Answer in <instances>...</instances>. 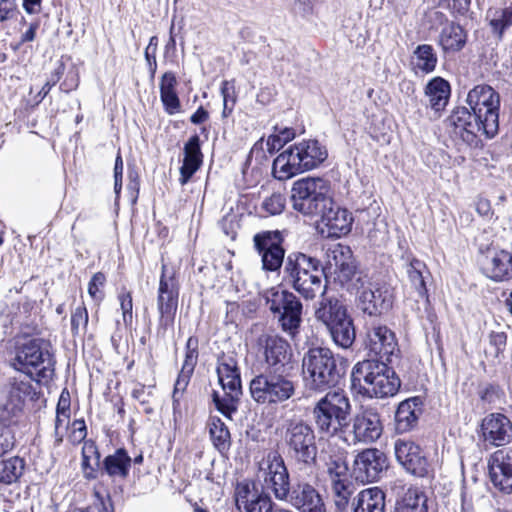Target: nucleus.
I'll use <instances>...</instances> for the list:
<instances>
[{"label": "nucleus", "mask_w": 512, "mask_h": 512, "mask_svg": "<svg viewBox=\"0 0 512 512\" xmlns=\"http://www.w3.org/2000/svg\"><path fill=\"white\" fill-rule=\"evenodd\" d=\"M198 340L194 337H189L186 343V355L185 360L182 365L181 371L184 374H193L195 365L197 363L198 358Z\"/></svg>", "instance_id": "49"}, {"label": "nucleus", "mask_w": 512, "mask_h": 512, "mask_svg": "<svg viewBox=\"0 0 512 512\" xmlns=\"http://www.w3.org/2000/svg\"><path fill=\"white\" fill-rule=\"evenodd\" d=\"M360 284L354 291L358 296L360 309L369 316H378L387 312L393 304V293L385 283H372L368 278H358Z\"/></svg>", "instance_id": "15"}, {"label": "nucleus", "mask_w": 512, "mask_h": 512, "mask_svg": "<svg viewBox=\"0 0 512 512\" xmlns=\"http://www.w3.org/2000/svg\"><path fill=\"white\" fill-rule=\"evenodd\" d=\"M328 156L325 146L318 140H302L289 146L273 161V176L281 181L312 170L323 163Z\"/></svg>", "instance_id": "4"}, {"label": "nucleus", "mask_w": 512, "mask_h": 512, "mask_svg": "<svg viewBox=\"0 0 512 512\" xmlns=\"http://www.w3.org/2000/svg\"><path fill=\"white\" fill-rule=\"evenodd\" d=\"M466 103L479 120L486 122V127L492 129L494 122H499L500 95L490 85L473 87L467 94Z\"/></svg>", "instance_id": "16"}, {"label": "nucleus", "mask_w": 512, "mask_h": 512, "mask_svg": "<svg viewBox=\"0 0 512 512\" xmlns=\"http://www.w3.org/2000/svg\"><path fill=\"white\" fill-rule=\"evenodd\" d=\"M336 465V472L329 467L328 471L331 477V492L334 504L339 511L347 510L349 501L354 493V485L346 475V466Z\"/></svg>", "instance_id": "29"}, {"label": "nucleus", "mask_w": 512, "mask_h": 512, "mask_svg": "<svg viewBox=\"0 0 512 512\" xmlns=\"http://www.w3.org/2000/svg\"><path fill=\"white\" fill-rule=\"evenodd\" d=\"M321 216L322 233H327V237L340 238L351 230L353 218L351 213L340 207L332 200V204L326 205L318 214Z\"/></svg>", "instance_id": "26"}, {"label": "nucleus", "mask_w": 512, "mask_h": 512, "mask_svg": "<svg viewBox=\"0 0 512 512\" xmlns=\"http://www.w3.org/2000/svg\"><path fill=\"white\" fill-rule=\"evenodd\" d=\"M17 13L16 0H0V22L15 18Z\"/></svg>", "instance_id": "54"}, {"label": "nucleus", "mask_w": 512, "mask_h": 512, "mask_svg": "<svg viewBox=\"0 0 512 512\" xmlns=\"http://www.w3.org/2000/svg\"><path fill=\"white\" fill-rule=\"evenodd\" d=\"M351 413L349 397L343 390L327 392L312 408V419L319 434L343 435Z\"/></svg>", "instance_id": "5"}, {"label": "nucleus", "mask_w": 512, "mask_h": 512, "mask_svg": "<svg viewBox=\"0 0 512 512\" xmlns=\"http://www.w3.org/2000/svg\"><path fill=\"white\" fill-rule=\"evenodd\" d=\"M447 3V8L457 15H465L471 4V0H444Z\"/></svg>", "instance_id": "62"}, {"label": "nucleus", "mask_w": 512, "mask_h": 512, "mask_svg": "<svg viewBox=\"0 0 512 512\" xmlns=\"http://www.w3.org/2000/svg\"><path fill=\"white\" fill-rule=\"evenodd\" d=\"M123 161L120 155H117L114 164V191L116 198L119 197L122 188Z\"/></svg>", "instance_id": "61"}, {"label": "nucleus", "mask_w": 512, "mask_h": 512, "mask_svg": "<svg viewBox=\"0 0 512 512\" xmlns=\"http://www.w3.org/2000/svg\"><path fill=\"white\" fill-rule=\"evenodd\" d=\"M241 394L242 391L227 390L221 397L218 392L214 391L212 397L217 410L225 417L232 419V415L237 411V402Z\"/></svg>", "instance_id": "46"}, {"label": "nucleus", "mask_w": 512, "mask_h": 512, "mask_svg": "<svg viewBox=\"0 0 512 512\" xmlns=\"http://www.w3.org/2000/svg\"><path fill=\"white\" fill-rule=\"evenodd\" d=\"M236 507L240 512H273L274 502L263 488H258L254 483L243 481L236 485Z\"/></svg>", "instance_id": "20"}, {"label": "nucleus", "mask_w": 512, "mask_h": 512, "mask_svg": "<svg viewBox=\"0 0 512 512\" xmlns=\"http://www.w3.org/2000/svg\"><path fill=\"white\" fill-rule=\"evenodd\" d=\"M489 343L495 349V356L498 357L506 348L507 335L505 332H491L489 334Z\"/></svg>", "instance_id": "57"}, {"label": "nucleus", "mask_w": 512, "mask_h": 512, "mask_svg": "<svg viewBox=\"0 0 512 512\" xmlns=\"http://www.w3.org/2000/svg\"><path fill=\"white\" fill-rule=\"evenodd\" d=\"M319 259L302 252H291L287 256L282 281L305 300H314L320 295L315 309V319L326 328L348 313L347 307L327 292V281L322 279Z\"/></svg>", "instance_id": "1"}, {"label": "nucleus", "mask_w": 512, "mask_h": 512, "mask_svg": "<svg viewBox=\"0 0 512 512\" xmlns=\"http://www.w3.org/2000/svg\"><path fill=\"white\" fill-rule=\"evenodd\" d=\"M254 247L261 257L262 268L265 271L276 272L281 266L285 267V249L282 247L283 238L279 231H263L253 237Z\"/></svg>", "instance_id": "17"}, {"label": "nucleus", "mask_w": 512, "mask_h": 512, "mask_svg": "<svg viewBox=\"0 0 512 512\" xmlns=\"http://www.w3.org/2000/svg\"><path fill=\"white\" fill-rule=\"evenodd\" d=\"M221 95L223 97L222 117L227 118L233 111L236 103V91L234 80H224L221 84Z\"/></svg>", "instance_id": "47"}, {"label": "nucleus", "mask_w": 512, "mask_h": 512, "mask_svg": "<svg viewBox=\"0 0 512 512\" xmlns=\"http://www.w3.org/2000/svg\"><path fill=\"white\" fill-rule=\"evenodd\" d=\"M408 280L419 298H427V288L425 284V273L429 274L426 264L416 258H411L406 266Z\"/></svg>", "instance_id": "40"}, {"label": "nucleus", "mask_w": 512, "mask_h": 512, "mask_svg": "<svg viewBox=\"0 0 512 512\" xmlns=\"http://www.w3.org/2000/svg\"><path fill=\"white\" fill-rule=\"evenodd\" d=\"M283 440L288 455L300 467L309 468L316 464L318 447L313 427L302 419L286 421Z\"/></svg>", "instance_id": "7"}, {"label": "nucleus", "mask_w": 512, "mask_h": 512, "mask_svg": "<svg viewBox=\"0 0 512 512\" xmlns=\"http://www.w3.org/2000/svg\"><path fill=\"white\" fill-rule=\"evenodd\" d=\"M24 466L19 457L0 460V483L10 485L16 482L23 474Z\"/></svg>", "instance_id": "43"}, {"label": "nucleus", "mask_w": 512, "mask_h": 512, "mask_svg": "<svg viewBox=\"0 0 512 512\" xmlns=\"http://www.w3.org/2000/svg\"><path fill=\"white\" fill-rule=\"evenodd\" d=\"M44 345L45 341L40 338L17 340L11 351L10 366L30 378L34 371L41 378L50 377L54 371V359Z\"/></svg>", "instance_id": "6"}, {"label": "nucleus", "mask_w": 512, "mask_h": 512, "mask_svg": "<svg viewBox=\"0 0 512 512\" xmlns=\"http://www.w3.org/2000/svg\"><path fill=\"white\" fill-rule=\"evenodd\" d=\"M87 435L86 425L84 420L78 419L72 423V432L70 434V440L73 443H80L85 439Z\"/></svg>", "instance_id": "59"}, {"label": "nucleus", "mask_w": 512, "mask_h": 512, "mask_svg": "<svg viewBox=\"0 0 512 512\" xmlns=\"http://www.w3.org/2000/svg\"><path fill=\"white\" fill-rule=\"evenodd\" d=\"M249 389L257 403L278 404L295 394L296 384L285 370H265L251 380Z\"/></svg>", "instance_id": "9"}, {"label": "nucleus", "mask_w": 512, "mask_h": 512, "mask_svg": "<svg viewBox=\"0 0 512 512\" xmlns=\"http://www.w3.org/2000/svg\"><path fill=\"white\" fill-rule=\"evenodd\" d=\"M160 99L167 114L174 115L180 112L181 104L176 92L162 94Z\"/></svg>", "instance_id": "53"}, {"label": "nucleus", "mask_w": 512, "mask_h": 512, "mask_svg": "<svg viewBox=\"0 0 512 512\" xmlns=\"http://www.w3.org/2000/svg\"><path fill=\"white\" fill-rule=\"evenodd\" d=\"M345 372V359L328 347H312L303 355V381L311 391L325 392L336 387Z\"/></svg>", "instance_id": "2"}, {"label": "nucleus", "mask_w": 512, "mask_h": 512, "mask_svg": "<svg viewBox=\"0 0 512 512\" xmlns=\"http://www.w3.org/2000/svg\"><path fill=\"white\" fill-rule=\"evenodd\" d=\"M383 433L380 414L374 409H365L347 423L343 438L348 444L369 445L375 443Z\"/></svg>", "instance_id": "14"}, {"label": "nucleus", "mask_w": 512, "mask_h": 512, "mask_svg": "<svg viewBox=\"0 0 512 512\" xmlns=\"http://www.w3.org/2000/svg\"><path fill=\"white\" fill-rule=\"evenodd\" d=\"M120 301V307L122 310L123 315V321L125 325H130L132 323L133 315H132V309H133V303H132V296L130 292L123 291L118 296Z\"/></svg>", "instance_id": "52"}, {"label": "nucleus", "mask_w": 512, "mask_h": 512, "mask_svg": "<svg viewBox=\"0 0 512 512\" xmlns=\"http://www.w3.org/2000/svg\"><path fill=\"white\" fill-rule=\"evenodd\" d=\"M209 433L213 445L219 452L227 451L230 448V432L219 417H210Z\"/></svg>", "instance_id": "41"}, {"label": "nucleus", "mask_w": 512, "mask_h": 512, "mask_svg": "<svg viewBox=\"0 0 512 512\" xmlns=\"http://www.w3.org/2000/svg\"><path fill=\"white\" fill-rule=\"evenodd\" d=\"M286 205V198L281 193H273L271 196L266 197L262 202V209L267 215L275 216L283 212Z\"/></svg>", "instance_id": "50"}, {"label": "nucleus", "mask_w": 512, "mask_h": 512, "mask_svg": "<svg viewBox=\"0 0 512 512\" xmlns=\"http://www.w3.org/2000/svg\"><path fill=\"white\" fill-rule=\"evenodd\" d=\"M269 310L278 315L282 330L291 337L299 333L302 323L303 305L292 292L273 287L264 293Z\"/></svg>", "instance_id": "10"}, {"label": "nucleus", "mask_w": 512, "mask_h": 512, "mask_svg": "<svg viewBox=\"0 0 512 512\" xmlns=\"http://www.w3.org/2000/svg\"><path fill=\"white\" fill-rule=\"evenodd\" d=\"M365 348L377 360L391 362V358L399 351L393 331L386 326H373L366 335Z\"/></svg>", "instance_id": "24"}, {"label": "nucleus", "mask_w": 512, "mask_h": 512, "mask_svg": "<svg viewBox=\"0 0 512 512\" xmlns=\"http://www.w3.org/2000/svg\"><path fill=\"white\" fill-rule=\"evenodd\" d=\"M394 452L398 463L409 473L424 477L428 473V461L419 445L411 440L397 439Z\"/></svg>", "instance_id": "23"}, {"label": "nucleus", "mask_w": 512, "mask_h": 512, "mask_svg": "<svg viewBox=\"0 0 512 512\" xmlns=\"http://www.w3.org/2000/svg\"><path fill=\"white\" fill-rule=\"evenodd\" d=\"M447 125L452 128L451 133L459 137L470 147H481L480 135L486 139H493L499 132V122H494L492 129L487 126L483 119L475 116L467 107H458L446 120Z\"/></svg>", "instance_id": "11"}, {"label": "nucleus", "mask_w": 512, "mask_h": 512, "mask_svg": "<svg viewBox=\"0 0 512 512\" xmlns=\"http://www.w3.org/2000/svg\"><path fill=\"white\" fill-rule=\"evenodd\" d=\"M353 512H385L386 494L379 487L360 491L352 501Z\"/></svg>", "instance_id": "32"}, {"label": "nucleus", "mask_w": 512, "mask_h": 512, "mask_svg": "<svg viewBox=\"0 0 512 512\" xmlns=\"http://www.w3.org/2000/svg\"><path fill=\"white\" fill-rule=\"evenodd\" d=\"M423 413V401L421 397H411L399 403L395 412V431L403 434L412 431L418 424Z\"/></svg>", "instance_id": "28"}, {"label": "nucleus", "mask_w": 512, "mask_h": 512, "mask_svg": "<svg viewBox=\"0 0 512 512\" xmlns=\"http://www.w3.org/2000/svg\"><path fill=\"white\" fill-rule=\"evenodd\" d=\"M489 478L499 491L512 493V446L495 451L488 460Z\"/></svg>", "instance_id": "21"}, {"label": "nucleus", "mask_w": 512, "mask_h": 512, "mask_svg": "<svg viewBox=\"0 0 512 512\" xmlns=\"http://www.w3.org/2000/svg\"><path fill=\"white\" fill-rule=\"evenodd\" d=\"M332 341L343 349L350 348L356 339V330L351 316L347 313L326 328Z\"/></svg>", "instance_id": "38"}, {"label": "nucleus", "mask_w": 512, "mask_h": 512, "mask_svg": "<svg viewBox=\"0 0 512 512\" xmlns=\"http://www.w3.org/2000/svg\"><path fill=\"white\" fill-rule=\"evenodd\" d=\"M70 422V415L57 414L55 418L54 437L55 444L59 446L63 442L64 434L62 429L66 430Z\"/></svg>", "instance_id": "55"}, {"label": "nucleus", "mask_w": 512, "mask_h": 512, "mask_svg": "<svg viewBox=\"0 0 512 512\" xmlns=\"http://www.w3.org/2000/svg\"><path fill=\"white\" fill-rule=\"evenodd\" d=\"M179 283L176 279V271L162 263L159 280L157 307L160 314L158 334L163 336L174 325L178 307Z\"/></svg>", "instance_id": "12"}, {"label": "nucleus", "mask_w": 512, "mask_h": 512, "mask_svg": "<svg viewBox=\"0 0 512 512\" xmlns=\"http://www.w3.org/2000/svg\"><path fill=\"white\" fill-rule=\"evenodd\" d=\"M486 21L492 35L502 40L505 33L512 28V1L504 7L489 8Z\"/></svg>", "instance_id": "35"}, {"label": "nucleus", "mask_w": 512, "mask_h": 512, "mask_svg": "<svg viewBox=\"0 0 512 512\" xmlns=\"http://www.w3.org/2000/svg\"><path fill=\"white\" fill-rule=\"evenodd\" d=\"M330 267H335V281L353 293L358 287V278H368L356 270L349 247L338 245L328 254Z\"/></svg>", "instance_id": "18"}, {"label": "nucleus", "mask_w": 512, "mask_h": 512, "mask_svg": "<svg viewBox=\"0 0 512 512\" xmlns=\"http://www.w3.org/2000/svg\"><path fill=\"white\" fill-rule=\"evenodd\" d=\"M203 154L200 148V138L197 134L191 136L184 146V159L180 167V183L186 184L193 174L200 168Z\"/></svg>", "instance_id": "30"}, {"label": "nucleus", "mask_w": 512, "mask_h": 512, "mask_svg": "<svg viewBox=\"0 0 512 512\" xmlns=\"http://www.w3.org/2000/svg\"><path fill=\"white\" fill-rule=\"evenodd\" d=\"M259 479L263 481V488L271 491L277 500L283 501L288 497L290 477L282 456L272 451L259 463Z\"/></svg>", "instance_id": "13"}, {"label": "nucleus", "mask_w": 512, "mask_h": 512, "mask_svg": "<svg viewBox=\"0 0 512 512\" xmlns=\"http://www.w3.org/2000/svg\"><path fill=\"white\" fill-rule=\"evenodd\" d=\"M283 139L276 132L270 135L266 141L267 151L270 154L280 150L286 143H282Z\"/></svg>", "instance_id": "64"}, {"label": "nucleus", "mask_w": 512, "mask_h": 512, "mask_svg": "<svg viewBox=\"0 0 512 512\" xmlns=\"http://www.w3.org/2000/svg\"><path fill=\"white\" fill-rule=\"evenodd\" d=\"M177 79L173 72L168 71L162 75L159 88L160 95L176 92Z\"/></svg>", "instance_id": "58"}, {"label": "nucleus", "mask_w": 512, "mask_h": 512, "mask_svg": "<svg viewBox=\"0 0 512 512\" xmlns=\"http://www.w3.org/2000/svg\"><path fill=\"white\" fill-rule=\"evenodd\" d=\"M106 283V276L102 272L95 273L88 284V294L96 301L104 298L103 288Z\"/></svg>", "instance_id": "51"}, {"label": "nucleus", "mask_w": 512, "mask_h": 512, "mask_svg": "<svg viewBox=\"0 0 512 512\" xmlns=\"http://www.w3.org/2000/svg\"><path fill=\"white\" fill-rule=\"evenodd\" d=\"M466 42V31L454 22L445 25L439 35V44L447 53H455L462 50Z\"/></svg>", "instance_id": "39"}, {"label": "nucleus", "mask_w": 512, "mask_h": 512, "mask_svg": "<svg viewBox=\"0 0 512 512\" xmlns=\"http://www.w3.org/2000/svg\"><path fill=\"white\" fill-rule=\"evenodd\" d=\"M216 371L223 391H242L240 370L237 360L233 356L219 357Z\"/></svg>", "instance_id": "33"}, {"label": "nucleus", "mask_w": 512, "mask_h": 512, "mask_svg": "<svg viewBox=\"0 0 512 512\" xmlns=\"http://www.w3.org/2000/svg\"><path fill=\"white\" fill-rule=\"evenodd\" d=\"M70 405H71L70 393L66 388H64L60 394V397H59V400L57 403V407H56L57 414L70 415Z\"/></svg>", "instance_id": "63"}, {"label": "nucleus", "mask_w": 512, "mask_h": 512, "mask_svg": "<svg viewBox=\"0 0 512 512\" xmlns=\"http://www.w3.org/2000/svg\"><path fill=\"white\" fill-rule=\"evenodd\" d=\"M88 311L84 305H79L71 312V332L73 336L86 332L88 325Z\"/></svg>", "instance_id": "48"}, {"label": "nucleus", "mask_w": 512, "mask_h": 512, "mask_svg": "<svg viewBox=\"0 0 512 512\" xmlns=\"http://www.w3.org/2000/svg\"><path fill=\"white\" fill-rule=\"evenodd\" d=\"M329 181L320 177H304L296 180L291 189L294 210L306 216L318 215L326 205L332 204Z\"/></svg>", "instance_id": "8"}, {"label": "nucleus", "mask_w": 512, "mask_h": 512, "mask_svg": "<svg viewBox=\"0 0 512 512\" xmlns=\"http://www.w3.org/2000/svg\"><path fill=\"white\" fill-rule=\"evenodd\" d=\"M424 92L428 98V106L435 112H439L447 106L451 88L447 80L434 77L427 83Z\"/></svg>", "instance_id": "34"}, {"label": "nucleus", "mask_w": 512, "mask_h": 512, "mask_svg": "<svg viewBox=\"0 0 512 512\" xmlns=\"http://www.w3.org/2000/svg\"><path fill=\"white\" fill-rule=\"evenodd\" d=\"M485 270L494 281L501 282L512 279V254L506 250L495 252L486 263Z\"/></svg>", "instance_id": "37"}, {"label": "nucleus", "mask_w": 512, "mask_h": 512, "mask_svg": "<svg viewBox=\"0 0 512 512\" xmlns=\"http://www.w3.org/2000/svg\"><path fill=\"white\" fill-rule=\"evenodd\" d=\"M388 363L375 359L356 363L351 371V389L367 398L394 396L398 392L401 382Z\"/></svg>", "instance_id": "3"}, {"label": "nucleus", "mask_w": 512, "mask_h": 512, "mask_svg": "<svg viewBox=\"0 0 512 512\" xmlns=\"http://www.w3.org/2000/svg\"><path fill=\"white\" fill-rule=\"evenodd\" d=\"M388 468L386 454L377 448L358 453L353 464V474L362 483L378 481Z\"/></svg>", "instance_id": "19"}, {"label": "nucleus", "mask_w": 512, "mask_h": 512, "mask_svg": "<svg viewBox=\"0 0 512 512\" xmlns=\"http://www.w3.org/2000/svg\"><path fill=\"white\" fill-rule=\"evenodd\" d=\"M479 395L482 401L486 403H494L499 399L500 389L496 385L488 384L481 389Z\"/></svg>", "instance_id": "60"}, {"label": "nucleus", "mask_w": 512, "mask_h": 512, "mask_svg": "<svg viewBox=\"0 0 512 512\" xmlns=\"http://www.w3.org/2000/svg\"><path fill=\"white\" fill-rule=\"evenodd\" d=\"M14 436L12 431L6 427H0V457L9 452L14 446Z\"/></svg>", "instance_id": "56"}, {"label": "nucleus", "mask_w": 512, "mask_h": 512, "mask_svg": "<svg viewBox=\"0 0 512 512\" xmlns=\"http://www.w3.org/2000/svg\"><path fill=\"white\" fill-rule=\"evenodd\" d=\"M394 512H428L427 497L417 491H408Z\"/></svg>", "instance_id": "45"}, {"label": "nucleus", "mask_w": 512, "mask_h": 512, "mask_svg": "<svg viewBox=\"0 0 512 512\" xmlns=\"http://www.w3.org/2000/svg\"><path fill=\"white\" fill-rule=\"evenodd\" d=\"M100 452L93 444H85L82 448V469L86 479H95L101 469Z\"/></svg>", "instance_id": "42"}, {"label": "nucleus", "mask_w": 512, "mask_h": 512, "mask_svg": "<svg viewBox=\"0 0 512 512\" xmlns=\"http://www.w3.org/2000/svg\"><path fill=\"white\" fill-rule=\"evenodd\" d=\"M132 459L124 448L106 456L101 464L102 473L111 478L125 479L129 475Z\"/></svg>", "instance_id": "36"}, {"label": "nucleus", "mask_w": 512, "mask_h": 512, "mask_svg": "<svg viewBox=\"0 0 512 512\" xmlns=\"http://www.w3.org/2000/svg\"><path fill=\"white\" fill-rule=\"evenodd\" d=\"M415 67L424 73H431L437 65V55L434 48L428 44L418 45L414 50Z\"/></svg>", "instance_id": "44"}, {"label": "nucleus", "mask_w": 512, "mask_h": 512, "mask_svg": "<svg viewBox=\"0 0 512 512\" xmlns=\"http://www.w3.org/2000/svg\"><path fill=\"white\" fill-rule=\"evenodd\" d=\"M483 440L492 446H504L512 441V421L502 413H490L481 423Z\"/></svg>", "instance_id": "27"}, {"label": "nucleus", "mask_w": 512, "mask_h": 512, "mask_svg": "<svg viewBox=\"0 0 512 512\" xmlns=\"http://www.w3.org/2000/svg\"><path fill=\"white\" fill-rule=\"evenodd\" d=\"M257 344L263 350L266 370H286L292 356L289 343L277 335L262 334L258 337Z\"/></svg>", "instance_id": "22"}, {"label": "nucleus", "mask_w": 512, "mask_h": 512, "mask_svg": "<svg viewBox=\"0 0 512 512\" xmlns=\"http://www.w3.org/2000/svg\"><path fill=\"white\" fill-rule=\"evenodd\" d=\"M283 501L299 512H326L322 496L313 485L307 482L294 484L288 491V497Z\"/></svg>", "instance_id": "25"}, {"label": "nucleus", "mask_w": 512, "mask_h": 512, "mask_svg": "<svg viewBox=\"0 0 512 512\" xmlns=\"http://www.w3.org/2000/svg\"><path fill=\"white\" fill-rule=\"evenodd\" d=\"M8 405L12 411H21L27 400L34 401L38 399L36 387L31 379L14 377L9 382Z\"/></svg>", "instance_id": "31"}]
</instances>
